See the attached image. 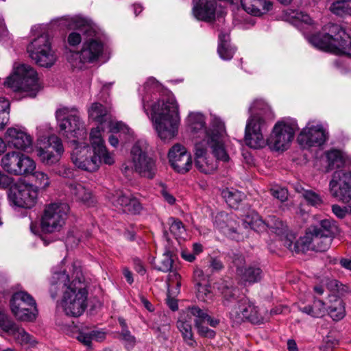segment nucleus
I'll return each instance as SVG.
<instances>
[{
  "label": "nucleus",
  "instance_id": "17",
  "mask_svg": "<svg viewBox=\"0 0 351 351\" xmlns=\"http://www.w3.org/2000/svg\"><path fill=\"white\" fill-rule=\"evenodd\" d=\"M334 228L328 219L320 221L317 226H311V232L313 235V250L325 252L329 249L334 234Z\"/></svg>",
  "mask_w": 351,
  "mask_h": 351
},
{
  "label": "nucleus",
  "instance_id": "33",
  "mask_svg": "<svg viewBox=\"0 0 351 351\" xmlns=\"http://www.w3.org/2000/svg\"><path fill=\"white\" fill-rule=\"evenodd\" d=\"M76 338L84 346L90 347L93 340L102 341L105 338V333L90 327H83L79 330Z\"/></svg>",
  "mask_w": 351,
  "mask_h": 351
},
{
  "label": "nucleus",
  "instance_id": "3",
  "mask_svg": "<svg viewBox=\"0 0 351 351\" xmlns=\"http://www.w3.org/2000/svg\"><path fill=\"white\" fill-rule=\"evenodd\" d=\"M188 123L193 133H199V137L202 134V141L205 140V143L210 146L217 160L228 161L229 156L224 147L225 125L220 119L214 118L210 128L207 129L205 126L204 115L201 113L193 112L188 117Z\"/></svg>",
  "mask_w": 351,
  "mask_h": 351
},
{
  "label": "nucleus",
  "instance_id": "48",
  "mask_svg": "<svg viewBox=\"0 0 351 351\" xmlns=\"http://www.w3.org/2000/svg\"><path fill=\"white\" fill-rule=\"evenodd\" d=\"M197 296L199 300L206 302L213 297L210 286L207 284H199L196 285Z\"/></svg>",
  "mask_w": 351,
  "mask_h": 351
},
{
  "label": "nucleus",
  "instance_id": "61",
  "mask_svg": "<svg viewBox=\"0 0 351 351\" xmlns=\"http://www.w3.org/2000/svg\"><path fill=\"white\" fill-rule=\"evenodd\" d=\"M193 278L195 282V285H199L205 282V276L204 272L200 269H195L193 273Z\"/></svg>",
  "mask_w": 351,
  "mask_h": 351
},
{
  "label": "nucleus",
  "instance_id": "27",
  "mask_svg": "<svg viewBox=\"0 0 351 351\" xmlns=\"http://www.w3.org/2000/svg\"><path fill=\"white\" fill-rule=\"evenodd\" d=\"M295 237L293 234H287L284 240V245L292 252L304 253L308 250H313V235L311 232V226L308 228L305 235L294 241Z\"/></svg>",
  "mask_w": 351,
  "mask_h": 351
},
{
  "label": "nucleus",
  "instance_id": "19",
  "mask_svg": "<svg viewBox=\"0 0 351 351\" xmlns=\"http://www.w3.org/2000/svg\"><path fill=\"white\" fill-rule=\"evenodd\" d=\"M333 195L346 203H351V171H335L330 182Z\"/></svg>",
  "mask_w": 351,
  "mask_h": 351
},
{
  "label": "nucleus",
  "instance_id": "31",
  "mask_svg": "<svg viewBox=\"0 0 351 351\" xmlns=\"http://www.w3.org/2000/svg\"><path fill=\"white\" fill-rule=\"evenodd\" d=\"M262 269L256 265H249L238 270V278L243 283L254 284L261 280Z\"/></svg>",
  "mask_w": 351,
  "mask_h": 351
},
{
  "label": "nucleus",
  "instance_id": "54",
  "mask_svg": "<svg viewBox=\"0 0 351 351\" xmlns=\"http://www.w3.org/2000/svg\"><path fill=\"white\" fill-rule=\"evenodd\" d=\"M271 194L280 202H285L288 197V191L285 188L275 187L271 189Z\"/></svg>",
  "mask_w": 351,
  "mask_h": 351
},
{
  "label": "nucleus",
  "instance_id": "40",
  "mask_svg": "<svg viewBox=\"0 0 351 351\" xmlns=\"http://www.w3.org/2000/svg\"><path fill=\"white\" fill-rule=\"evenodd\" d=\"M328 315L334 321L342 319L346 315L343 302L340 298H336L328 306Z\"/></svg>",
  "mask_w": 351,
  "mask_h": 351
},
{
  "label": "nucleus",
  "instance_id": "63",
  "mask_svg": "<svg viewBox=\"0 0 351 351\" xmlns=\"http://www.w3.org/2000/svg\"><path fill=\"white\" fill-rule=\"evenodd\" d=\"M210 267L213 271H219L223 268V265L219 259L212 258L210 261Z\"/></svg>",
  "mask_w": 351,
  "mask_h": 351
},
{
  "label": "nucleus",
  "instance_id": "44",
  "mask_svg": "<svg viewBox=\"0 0 351 351\" xmlns=\"http://www.w3.org/2000/svg\"><path fill=\"white\" fill-rule=\"evenodd\" d=\"M330 10L335 14L343 16L344 15L351 14V5L346 1H337L333 2Z\"/></svg>",
  "mask_w": 351,
  "mask_h": 351
},
{
  "label": "nucleus",
  "instance_id": "6",
  "mask_svg": "<svg viewBox=\"0 0 351 351\" xmlns=\"http://www.w3.org/2000/svg\"><path fill=\"white\" fill-rule=\"evenodd\" d=\"M310 42L319 49L351 56V37L339 25L330 24L328 33L315 34Z\"/></svg>",
  "mask_w": 351,
  "mask_h": 351
},
{
  "label": "nucleus",
  "instance_id": "20",
  "mask_svg": "<svg viewBox=\"0 0 351 351\" xmlns=\"http://www.w3.org/2000/svg\"><path fill=\"white\" fill-rule=\"evenodd\" d=\"M47 145L37 150V155L43 163L53 165L58 162L64 152V147L60 138L51 135L47 138Z\"/></svg>",
  "mask_w": 351,
  "mask_h": 351
},
{
  "label": "nucleus",
  "instance_id": "42",
  "mask_svg": "<svg viewBox=\"0 0 351 351\" xmlns=\"http://www.w3.org/2000/svg\"><path fill=\"white\" fill-rule=\"evenodd\" d=\"M58 281L56 282H52L50 288V294L53 299H55L58 295V290L62 288L66 289V287L71 282L68 275L64 273H60L57 274Z\"/></svg>",
  "mask_w": 351,
  "mask_h": 351
},
{
  "label": "nucleus",
  "instance_id": "25",
  "mask_svg": "<svg viewBox=\"0 0 351 351\" xmlns=\"http://www.w3.org/2000/svg\"><path fill=\"white\" fill-rule=\"evenodd\" d=\"M210 146L204 141H199L195 145V166L205 174L213 173L217 168L216 161H209L206 158L207 148Z\"/></svg>",
  "mask_w": 351,
  "mask_h": 351
},
{
  "label": "nucleus",
  "instance_id": "41",
  "mask_svg": "<svg viewBox=\"0 0 351 351\" xmlns=\"http://www.w3.org/2000/svg\"><path fill=\"white\" fill-rule=\"evenodd\" d=\"M221 194L226 202L232 208L237 207L244 197L243 193L233 189H226L222 191Z\"/></svg>",
  "mask_w": 351,
  "mask_h": 351
},
{
  "label": "nucleus",
  "instance_id": "4",
  "mask_svg": "<svg viewBox=\"0 0 351 351\" xmlns=\"http://www.w3.org/2000/svg\"><path fill=\"white\" fill-rule=\"evenodd\" d=\"M70 29L80 30L85 37L82 47L77 52L80 62L91 63L97 60L103 52V43L97 38V29L93 21L82 16L64 18Z\"/></svg>",
  "mask_w": 351,
  "mask_h": 351
},
{
  "label": "nucleus",
  "instance_id": "35",
  "mask_svg": "<svg viewBox=\"0 0 351 351\" xmlns=\"http://www.w3.org/2000/svg\"><path fill=\"white\" fill-rule=\"evenodd\" d=\"M177 328L181 332L184 342L190 347H195L197 342L193 338L191 322L183 315L177 322Z\"/></svg>",
  "mask_w": 351,
  "mask_h": 351
},
{
  "label": "nucleus",
  "instance_id": "34",
  "mask_svg": "<svg viewBox=\"0 0 351 351\" xmlns=\"http://www.w3.org/2000/svg\"><path fill=\"white\" fill-rule=\"evenodd\" d=\"M71 193L75 197L77 201L81 202L88 206H93L95 204L94 197L89 189H86L81 184H71L70 185Z\"/></svg>",
  "mask_w": 351,
  "mask_h": 351
},
{
  "label": "nucleus",
  "instance_id": "49",
  "mask_svg": "<svg viewBox=\"0 0 351 351\" xmlns=\"http://www.w3.org/2000/svg\"><path fill=\"white\" fill-rule=\"evenodd\" d=\"M53 172L65 178H72L74 177L73 169L65 164H60L53 169Z\"/></svg>",
  "mask_w": 351,
  "mask_h": 351
},
{
  "label": "nucleus",
  "instance_id": "30",
  "mask_svg": "<svg viewBox=\"0 0 351 351\" xmlns=\"http://www.w3.org/2000/svg\"><path fill=\"white\" fill-rule=\"evenodd\" d=\"M243 10L254 16H261L268 11L272 7L269 1L265 0H239Z\"/></svg>",
  "mask_w": 351,
  "mask_h": 351
},
{
  "label": "nucleus",
  "instance_id": "53",
  "mask_svg": "<svg viewBox=\"0 0 351 351\" xmlns=\"http://www.w3.org/2000/svg\"><path fill=\"white\" fill-rule=\"evenodd\" d=\"M14 324V322L8 317L4 311H0V328L8 333Z\"/></svg>",
  "mask_w": 351,
  "mask_h": 351
},
{
  "label": "nucleus",
  "instance_id": "46",
  "mask_svg": "<svg viewBox=\"0 0 351 351\" xmlns=\"http://www.w3.org/2000/svg\"><path fill=\"white\" fill-rule=\"evenodd\" d=\"M302 197L308 204L313 206L318 207L323 203V200L319 195L311 190L304 191Z\"/></svg>",
  "mask_w": 351,
  "mask_h": 351
},
{
  "label": "nucleus",
  "instance_id": "51",
  "mask_svg": "<svg viewBox=\"0 0 351 351\" xmlns=\"http://www.w3.org/2000/svg\"><path fill=\"white\" fill-rule=\"evenodd\" d=\"M230 258L231 259L232 267H234L236 268V274L238 276V270L243 269L245 268V258L240 254H236L232 253V255L230 256Z\"/></svg>",
  "mask_w": 351,
  "mask_h": 351
},
{
  "label": "nucleus",
  "instance_id": "37",
  "mask_svg": "<svg viewBox=\"0 0 351 351\" xmlns=\"http://www.w3.org/2000/svg\"><path fill=\"white\" fill-rule=\"evenodd\" d=\"M300 312L308 315L313 317H322L326 312L324 302L321 300H314L312 304L299 306Z\"/></svg>",
  "mask_w": 351,
  "mask_h": 351
},
{
  "label": "nucleus",
  "instance_id": "12",
  "mask_svg": "<svg viewBox=\"0 0 351 351\" xmlns=\"http://www.w3.org/2000/svg\"><path fill=\"white\" fill-rule=\"evenodd\" d=\"M230 319L233 325L238 326L245 321L253 324H261L263 317L258 306L247 297H241L237 300L230 312Z\"/></svg>",
  "mask_w": 351,
  "mask_h": 351
},
{
  "label": "nucleus",
  "instance_id": "9",
  "mask_svg": "<svg viewBox=\"0 0 351 351\" xmlns=\"http://www.w3.org/2000/svg\"><path fill=\"white\" fill-rule=\"evenodd\" d=\"M4 86L14 92L24 93V97H35L39 90L38 74L30 66L21 64L14 69V74L5 80Z\"/></svg>",
  "mask_w": 351,
  "mask_h": 351
},
{
  "label": "nucleus",
  "instance_id": "14",
  "mask_svg": "<svg viewBox=\"0 0 351 351\" xmlns=\"http://www.w3.org/2000/svg\"><path fill=\"white\" fill-rule=\"evenodd\" d=\"M10 308L16 319L31 322L37 315L36 304L31 295L25 291L13 294L10 300Z\"/></svg>",
  "mask_w": 351,
  "mask_h": 351
},
{
  "label": "nucleus",
  "instance_id": "59",
  "mask_svg": "<svg viewBox=\"0 0 351 351\" xmlns=\"http://www.w3.org/2000/svg\"><path fill=\"white\" fill-rule=\"evenodd\" d=\"M235 52V49L232 47L230 44L226 45L224 46L223 56L219 55L220 58L224 60H229L232 58Z\"/></svg>",
  "mask_w": 351,
  "mask_h": 351
},
{
  "label": "nucleus",
  "instance_id": "11",
  "mask_svg": "<svg viewBox=\"0 0 351 351\" xmlns=\"http://www.w3.org/2000/svg\"><path fill=\"white\" fill-rule=\"evenodd\" d=\"M69 206L64 203H51L47 205L41 217V228L45 232L60 231L65 224Z\"/></svg>",
  "mask_w": 351,
  "mask_h": 351
},
{
  "label": "nucleus",
  "instance_id": "62",
  "mask_svg": "<svg viewBox=\"0 0 351 351\" xmlns=\"http://www.w3.org/2000/svg\"><path fill=\"white\" fill-rule=\"evenodd\" d=\"M294 17L302 22V23H304L306 24H311L312 23V19L311 18V16L307 14L305 12H298L295 14V15L294 16Z\"/></svg>",
  "mask_w": 351,
  "mask_h": 351
},
{
  "label": "nucleus",
  "instance_id": "64",
  "mask_svg": "<svg viewBox=\"0 0 351 351\" xmlns=\"http://www.w3.org/2000/svg\"><path fill=\"white\" fill-rule=\"evenodd\" d=\"M332 213L339 218L340 219H342L343 217H345V216L347 214V210L346 209L343 208H341L340 206L339 205H333L332 206Z\"/></svg>",
  "mask_w": 351,
  "mask_h": 351
},
{
  "label": "nucleus",
  "instance_id": "38",
  "mask_svg": "<svg viewBox=\"0 0 351 351\" xmlns=\"http://www.w3.org/2000/svg\"><path fill=\"white\" fill-rule=\"evenodd\" d=\"M328 171L341 168L346 163V156L339 150L331 149L326 152Z\"/></svg>",
  "mask_w": 351,
  "mask_h": 351
},
{
  "label": "nucleus",
  "instance_id": "8",
  "mask_svg": "<svg viewBox=\"0 0 351 351\" xmlns=\"http://www.w3.org/2000/svg\"><path fill=\"white\" fill-rule=\"evenodd\" d=\"M56 117L59 123L60 132L71 144H81L86 139L87 132L76 108L61 107L56 110Z\"/></svg>",
  "mask_w": 351,
  "mask_h": 351
},
{
  "label": "nucleus",
  "instance_id": "58",
  "mask_svg": "<svg viewBox=\"0 0 351 351\" xmlns=\"http://www.w3.org/2000/svg\"><path fill=\"white\" fill-rule=\"evenodd\" d=\"M121 335L122 339L124 340L130 346L133 347L135 344V337L132 335L131 332L127 328H123Z\"/></svg>",
  "mask_w": 351,
  "mask_h": 351
},
{
  "label": "nucleus",
  "instance_id": "39",
  "mask_svg": "<svg viewBox=\"0 0 351 351\" xmlns=\"http://www.w3.org/2000/svg\"><path fill=\"white\" fill-rule=\"evenodd\" d=\"M167 224L169 226V231L177 239H184L186 233L183 223L177 218L169 217L167 220Z\"/></svg>",
  "mask_w": 351,
  "mask_h": 351
},
{
  "label": "nucleus",
  "instance_id": "57",
  "mask_svg": "<svg viewBox=\"0 0 351 351\" xmlns=\"http://www.w3.org/2000/svg\"><path fill=\"white\" fill-rule=\"evenodd\" d=\"M230 44V37L228 34L220 33L219 35V45L217 48V52L219 55L223 56L224 46Z\"/></svg>",
  "mask_w": 351,
  "mask_h": 351
},
{
  "label": "nucleus",
  "instance_id": "7",
  "mask_svg": "<svg viewBox=\"0 0 351 351\" xmlns=\"http://www.w3.org/2000/svg\"><path fill=\"white\" fill-rule=\"evenodd\" d=\"M88 291L83 280H73L63 292L60 307L66 316L78 317L87 307Z\"/></svg>",
  "mask_w": 351,
  "mask_h": 351
},
{
  "label": "nucleus",
  "instance_id": "60",
  "mask_svg": "<svg viewBox=\"0 0 351 351\" xmlns=\"http://www.w3.org/2000/svg\"><path fill=\"white\" fill-rule=\"evenodd\" d=\"M68 43L71 46H76L82 41V36L80 33L73 32L68 36Z\"/></svg>",
  "mask_w": 351,
  "mask_h": 351
},
{
  "label": "nucleus",
  "instance_id": "5",
  "mask_svg": "<svg viewBox=\"0 0 351 351\" xmlns=\"http://www.w3.org/2000/svg\"><path fill=\"white\" fill-rule=\"evenodd\" d=\"M152 119L158 136L163 141L172 139L180 123L178 106L173 98L159 100L152 106Z\"/></svg>",
  "mask_w": 351,
  "mask_h": 351
},
{
  "label": "nucleus",
  "instance_id": "43",
  "mask_svg": "<svg viewBox=\"0 0 351 351\" xmlns=\"http://www.w3.org/2000/svg\"><path fill=\"white\" fill-rule=\"evenodd\" d=\"M13 336L21 344L32 343L31 336L23 328L19 327L15 323L12 329L8 332Z\"/></svg>",
  "mask_w": 351,
  "mask_h": 351
},
{
  "label": "nucleus",
  "instance_id": "45",
  "mask_svg": "<svg viewBox=\"0 0 351 351\" xmlns=\"http://www.w3.org/2000/svg\"><path fill=\"white\" fill-rule=\"evenodd\" d=\"M190 315L195 317V326L199 324H203L206 321L208 314L205 311L201 309L199 307L197 306H193L187 308V315L186 317H188L190 316ZM189 319H190V317H189Z\"/></svg>",
  "mask_w": 351,
  "mask_h": 351
},
{
  "label": "nucleus",
  "instance_id": "36",
  "mask_svg": "<svg viewBox=\"0 0 351 351\" xmlns=\"http://www.w3.org/2000/svg\"><path fill=\"white\" fill-rule=\"evenodd\" d=\"M173 252L171 249L166 248L162 255L158 260L154 258L151 263L156 269L165 273L169 272L173 266Z\"/></svg>",
  "mask_w": 351,
  "mask_h": 351
},
{
  "label": "nucleus",
  "instance_id": "28",
  "mask_svg": "<svg viewBox=\"0 0 351 351\" xmlns=\"http://www.w3.org/2000/svg\"><path fill=\"white\" fill-rule=\"evenodd\" d=\"M6 138L10 147L25 151L32 145V138L27 132L19 128H9L6 131Z\"/></svg>",
  "mask_w": 351,
  "mask_h": 351
},
{
  "label": "nucleus",
  "instance_id": "2",
  "mask_svg": "<svg viewBox=\"0 0 351 351\" xmlns=\"http://www.w3.org/2000/svg\"><path fill=\"white\" fill-rule=\"evenodd\" d=\"M91 147L88 145H76L71 153V160L74 165L82 170L93 172L98 169L101 162L112 165L114 159L109 153L101 138V130L99 127L91 130L90 133Z\"/></svg>",
  "mask_w": 351,
  "mask_h": 351
},
{
  "label": "nucleus",
  "instance_id": "16",
  "mask_svg": "<svg viewBox=\"0 0 351 351\" xmlns=\"http://www.w3.org/2000/svg\"><path fill=\"white\" fill-rule=\"evenodd\" d=\"M38 190L32 185L21 182L12 184L8 192L10 203L17 207L31 208L36 203Z\"/></svg>",
  "mask_w": 351,
  "mask_h": 351
},
{
  "label": "nucleus",
  "instance_id": "24",
  "mask_svg": "<svg viewBox=\"0 0 351 351\" xmlns=\"http://www.w3.org/2000/svg\"><path fill=\"white\" fill-rule=\"evenodd\" d=\"M113 205L124 213L138 214L143 209L140 202L131 194L117 191L112 199Z\"/></svg>",
  "mask_w": 351,
  "mask_h": 351
},
{
  "label": "nucleus",
  "instance_id": "22",
  "mask_svg": "<svg viewBox=\"0 0 351 351\" xmlns=\"http://www.w3.org/2000/svg\"><path fill=\"white\" fill-rule=\"evenodd\" d=\"M89 117L94 121L100 124L108 123L109 124L110 131L112 133L129 132L127 125L121 122H112L111 115L108 110L103 105L99 103H94L88 110Z\"/></svg>",
  "mask_w": 351,
  "mask_h": 351
},
{
  "label": "nucleus",
  "instance_id": "1",
  "mask_svg": "<svg viewBox=\"0 0 351 351\" xmlns=\"http://www.w3.org/2000/svg\"><path fill=\"white\" fill-rule=\"evenodd\" d=\"M252 114L245 130V141L247 146L259 149L268 145L275 151L287 149L294 137L296 125L279 121L274 127L270 136L265 140L263 132L267 128L266 119L271 115L270 107L263 100H255L249 108Z\"/></svg>",
  "mask_w": 351,
  "mask_h": 351
},
{
  "label": "nucleus",
  "instance_id": "10",
  "mask_svg": "<svg viewBox=\"0 0 351 351\" xmlns=\"http://www.w3.org/2000/svg\"><path fill=\"white\" fill-rule=\"evenodd\" d=\"M27 51L31 59L41 67L50 68L57 60L47 34H42L34 38L27 45Z\"/></svg>",
  "mask_w": 351,
  "mask_h": 351
},
{
  "label": "nucleus",
  "instance_id": "23",
  "mask_svg": "<svg viewBox=\"0 0 351 351\" xmlns=\"http://www.w3.org/2000/svg\"><path fill=\"white\" fill-rule=\"evenodd\" d=\"M214 223L226 237L232 239H239L240 226L232 215L219 213L215 216Z\"/></svg>",
  "mask_w": 351,
  "mask_h": 351
},
{
  "label": "nucleus",
  "instance_id": "18",
  "mask_svg": "<svg viewBox=\"0 0 351 351\" xmlns=\"http://www.w3.org/2000/svg\"><path fill=\"white\" fill-rule=\"evenodd\" d=\"M328 138V132L321 124L314 125L308 123L301 131L298 141L303 147H311L323 145Z\"/></svg>",
  "mask_w": 351,
  "mask_h": 351
},
{
  "label": "nucleus",
  "instance_id": "15",
  "mask_svg": "<svg viewBox=\"0 0 351 351\" xmlns=\"http://www.w3.org/2000/svg\"><path fill=\"white\" fill-rule=\"evenodd\" d=\"M3 169L9 173L22 176L29 175L36 169L35 162L20 152H10L1 158Z\"/></svg>",
  "mask_w": 351,
  "mask_h": 351
},
{
  "label": "nucleus",
  "instance_id": "47",
  "mask_svg": "<svg viewBox=\"0 0 351 351\" xmlns=\"http://www.w3.org/2000/svg\"><path fill=\"white\" fill-rule=\"evenodd\" d=\"M30 174L32 175L35 182L37 184V186L35 187L36 189L38 187L45 189L49 185V178L43 171H33Z\"/></svg>",
  "mask_w": 351,
  "mask_h": 351
},
{
  "label": "nucleus",
  "instance_id": "21",
  "mask_svg": "<svg viewBox=\"0 0 351 351\" xmlns=\"http://www.w3.org/2000/svg\"><path fill=\"white\" fill-rule=\"evenodd\" d=\"M168 157L173 169L179 173H186L192 167V158L180 144L174 145L169 151Z\"/></svg>",
  "mask_w": 351,
  "mask_h": 351
},
{
  "label": "nucleus",
  "instance_id": "52",
  "mask_svg": "<svg viewBox=\"0 0 351 351\" xmlns=\"http://www.w3.org/2000/svg\"><path fill=\"white\" fill-rule=\"evenodd\" d=\"M239 290L233 287H226L223 291L222 294L225 300V305H228V302L237 301L239 300L237 298V295Z\"/></svg>",
  "mask_w": 351,
  "mask_h": 351
},
{
  "label": "nucleus",
  "instance_id": "32",
  "mask_svg": "<svg viewBox=\"0 0 351 351\" xmlns=\"http://www.w3.org/2000/svg\"><path fill=\"white\" fill-rule=\"evenodd\" d=\"M261 222L264 223L272 232L279 236L283 242L287 234H291L288 232L287 225L274 215H269L264 221L261 220Z\"/></svg>",
  "mask_w": 351,
  "mask_h": 351
},
{
  "label": "nucleus",
  "instance_id": "56",
  "mask_svg": "<svg viewBox=\"0 0 351 351\" xmlns=\"http://www.w3.org/2000/svg\"><path fill=\"white\" fill-rule=\"evenodd\" d=\"M326 285L328 290L334 293H341L343 290V285L336 279L328 280Z\"/></svg>",
  "mask_w": 351,
  "mask_h": 351
},
{
  "label": "nucleus",
  "instance_id": "29",
  "mask_svg": "<svg viewBox=\"0 0 351 351\" xmlns=\"http://www.w3.org/2000/svg\"><path fill=\"white\" fill-rule=\"evenodd\" d=\"M217 1L215 0H199L193 8V13L198 20L206 22L215 19Z\"/></svg>",
  "mask_w": 351,
  "mask_h": 351
},
{
  "label": "nucleus",
  "instance_id": "26",
  "mask_svg": "<svg viewBox=\"0 0 351 351\" xmlns=\"http://www.w3.org/2000/svg\"><path fill=\"white\" fill-rule=\"evenodd\" d=\"M295 237L293 234H287L284 240V245L292 252L304 253L308 250H313V235L311 232V226L308 228L305 235L294 241Z\"/></svg>",
  "mask_w": 351,
  "mask_h": 351
},
{
  "label": "nucleus",
  "instance_id": "13",
  "mask_svg": "<svg viewBox=\"0 0 351 351\" xmlns=\"http://www.w3.org/2000/svg\"><path fill=\"white\" fill-rule=\"evenodd\" d=\"M147 143L138 141L132 147L131 155L135 171L141 176L152 179L156 173V161L147 154Z\"/></svg>",
  "mask_w": 351,
  "mask_h": 351
},
{
  "label": "nucleus",
  "instance_id": "55",
  "mask_svg": "<svg viewBox=\"0 0 351 351\" xmlns=\"http://www.w3.org/2000/svg\"><path fill=\"white\" fill-rule=\"evenodd\" d=\"M195 327L198 334L203 337L213 339L215 337L216 332L213 330L204 326L203 324L195 325Z\"/></svg>",
  "mask_w": 351,
  "mask_h": 351
},
{
  "label": "nucleus",
  "instance_id": "50",
  "mask_svg": "<svg viewBox=\"0 0 351 351\" xmlns=\"http://www.w3.org/2000/svg\"><path fill=\"white\" fill-rule=\"evenodd\" d=\"M339 345V341L335 337L328 335L324 340L323 343L320 346L321 351H333V349Z\"/></svg>",
  "mask_w": 351,
  "mask_h": 351
}]
</instances>
